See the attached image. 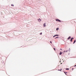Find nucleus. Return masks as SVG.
<instances>
[{
  "mask_svg": "<svg viewBox=\"0 0 76 76\" xmlns=\"http://www.w3.org/2000/svg\"><path fill=\"white\" fill-rule=\"evenodd\" d=\"M37 20L39 21V22H41V19L40 18H39Z\"/></svg>",
  "mask_w": 76,
  "mask_h": 76,
  "instance_id": "1",
  "label": "nucleus"
},
{
  "mask_svg": "<svg viewBox=\"0 0 76 76\" xmlns=\"http://www.w3.org/2000/svg\"><path fill=\"white\" fill-rule=\"evenodd\" d=\"M56 20L57 21V22H61V21L60 20L58 19H56Z\"/></svg>",
  "mask_w": 76,
  "mask_h": 76,
  "instance_id": "2",
  "label": "nucleus"
},
{
  "mask_svg": "<svg viewBox=\"0 0 76 76\" xmlns=\"http://www.w3.org/2000/svg\"><path fill=\"white\" fill-rule=\"evenodd\" d=\"M43 26H44V27H45V26H46V25H45V23H44L43 24Z\"/></svg>",
  "mask_w": 76,
  "mask_h": 76,
  "instance_id": "3",
  "label": "nucleus"
},
{
  "mask_svg": "<svg viewBox=\"0 0 76 76\" xmlns=\"http://www.w3.org/2000/svg\"><path fill=\"white\" fill-rule=\"evenodd\" d=\"M73 39H74V38H71V42H72V40Z\"/></svg>",
  "mask_w": 76,
  "mask_h": 76,
  "instance_id": "4",
  "label": "nucleus"
},
{
  "mask_svg": "<svg viewBox=\"0 0 76 76\" xmlns=\"http://www.w3.org/2000/svg\"><path fill=\"white\" fill-rule=\"evenodd\" d=\"M71 38V37L69 36L68 38L67 39H70Z\"/></svg>",
  "mask_w": 76,
  "mask_h": 76,
  "instance_id": "5",
  "label": "nucleus"
},
{
  "mask_svg": "<svg viewBox=\"0 0 76 76\" xmlns=\"http://www.w3.org/2000/svg\"><path fill=\"white\" fill-rule=\"evenodd\" d=\"M59 29V28H57L56 29V31H58Z\"/></svg>",
  "mask_w": 76,
  "mask_h": 76,
  "instance_id": "6",
  "label": "nucleus"
},
{
  "mask_svg": "<svg viewBox=\"0 0 76 76\" xmlns=\"http://www.w3.org/2000/svg\"><path fill=\"white\" fill-rule=\"evenodd\" d=\"M76 42V40H75L74 41V42L73 44H74Z\"/></svg>",
  "mask_w": 76,
  "mask_h": 76,
  "instance_id": "7",
  "label": "nucleus"
},
{
  "mask_svg": "<svg viewBox=\"0 0 76 76\" xmlns=\"http://www.w3.org/2000/svg\"><path fill=\"white\" fill-rule=\"evenodd\" d=\"M63 53H61V52H60V55H61V54H62Z\"/></svg>",
  "mask_w": 76,
  "mask_h": 76,
  "instance_id": "8",
  "label": "nucleus"
},
{
  "mask_svg": "<svg viewBox=\"0 0 76 76\" xmlns=\"http://www.w3.org/2000/svg\"><path fill=\"white\" fill-rule=\"evenodd\" d=\"M56 36H58V35H55V37H56Z\"/></svg>",
  "mask_w": 76,
  "mask_h": 76,
  "instance_id": "9",
  "label": "nucleus"
},
{
  "mask_svg": "<svg viewBox=\"0 0 76 76\" xmlns=\"http://www.w3.org/2000/svg\"><path fill=\"white\" fill-rule=\"evenodd\" d=\"M11 6H14V5H13V4H11Z\"/></svg>",
  "mask_w": 76,
  "mask_h": 76,
  "instance_id": "10",
  "label": "nucleus"
},
{
  "mask_svg": "<svg viewBox=\"0 0 76 76\" xmlns=\"http://www.w3.org/2000/svg\"><path fill=\"white\" fill-rule=\"evenodd\" d=\"M64 73H65V74L66 75H67V74H66V72H64Z\"/></svg>",
  "mask_w": 76,
  "mask_h": 76,
  "instance_id": "11",
  "label": "nucleus"
},
{
  "mask_svg": "<svg viewBox=\"0 0 76 76\" xmlns=\"http://www.w3.org/2000/svg\"><path fill=\"white\" fill-rule=\"evenodd\" d=\"M66 70H69V68H67L66 69Z\"/></svg>",
  "mask_w": 76,
  "mask_h": 76,
  "instance_id": "12",
  "label": "nucleus"
},
{
  "mask_svg": "<svg viewBox=\"0 0 76 76\" xmlns=\"http://www.w3.org/2000/svg\"><path fill=\"white\" fill-rule=\"evenodd\" d=\"M58 38V37H57L55 38V39H56V38Z\"/></svg>",
  "mask_w": 76,
  "mask_h": 76,
  "instance_id": "13",
  "label": "nucleus"
},
{
  "mask_svg": "<svg viewBox=\"0 0 76 76\" xmlns=\"http://www.w3.org/2000/svg\"><path fill=\"white\" fill-rule=\"evenodd\" d=\"M50 43H51V44H52V42L51 41H50Z\"/></svg>",
  "mask_w": 76,
  "mask_h": 76,
  "instance_id": "14",
  "label": "nucleus"
},
{
  "mask_svg": "<svg viewBox=\"0 0 76 76\" xmlns=\"http://www.w3.org/2000/svg\"><path fill=\"white\" fill-rule=\"evenodd\" d=\"M53 49L55 51H56V49L55 48H53Z\"/></svg>",
  "mask_w": 76,
  "mask_h": 76,
  "instance_id": "15",
  "label": "nucleus"
},
{
  "mask_svg": "<svg viewBox=\"0 0 76 76\" xmlns=\"http://www.w3.org/2000/svg\"><path fill=\"white\" fill-rule=\"evenodd\" d=\"M40 35H42V33H40Z\"/></svg>",
  "mask_w": 76,
  "mask_h": 76,
  "instance_id": "16",
  "label": "nucleus"
},
{
  "mask_svg": "<svg viewBox=\"0 0 76 76\" xmlns=\"http://www.w3.org/2000/svg\"><path fill=\"white\" fill-rule=\"evenodd\" d=\"M65 52H66V51H64V53H65Z\"/></svg>",
  "mask_w": 76,
  "mask_h": 76,
  "instance_id": "17",
  "label": "nucleus"
},
{
  "mask_svg": "<svg viewBox=\"0 0 76 76\" xmlns=\"http://www.w3.org/2000/svg\"><path fill=\"white\" fill-rule=\"evenodd\" d=\"M55 36V35H54L53 37V38H54V37H56V36Z\"/></svg>",
  "mask_w": 76,
  "mask_h": 76,
  "instance_id": "18",
  "label": "nucleus"
},
{
  "mask_svg": "<svg viewBox=\"0 0 76 76\" xmlns=\"http://www.w3.org/2000/svg\"><path fill=\"white\" fill-rule=\"evenodd\" d=\"M61 50H62V49H60Z\"/></svg>",
  "mask_w": 76,
  "mask_h": 76,
  "instance_id": "19",
  "label": "nucleus"
},
{
  "mask_svg": "<svg viewBox=\"0 0 76 76\" xmlns=\"http://www.w3.org/2000/svg\"><path fill=\"white\" fill-rule=\"evenodd\" d=\"M67 51V50H66V51H65L66 53V52Z\"/></svg>",
  "mask_w": 76,
  "mask_h": 76,
  "instance_id": "20",
  "label": "nucleus"
},
{
  "mask_svg": "<svg viewBox=\"0 0 76 76\" xmlns=\"http://www.w3.org/2000/svg\"><path fill=\"white\" fill-rule=\"evenodd\" d=\"M76 65H75V66H74L75 67H76Z\"/></svg>",
  "mask_w": 76,
  "mask_h": 76,
  "instance_id": "21",
  "label": "nucleus"
},
{
  "mask_svg": "<svg viewBox=\"0 0 76 76\" xmlns=\"http://www.w3.org/2000/svg\"><path fill=\"white\" fill-rule=\"evenodd\" d=\"M59 62H60V63H61V61H60Z\"/></svg>",
  "mask_w": 76,
  "mask_h": 76,
  "instance_id": "22",
  "label": "nucleus"
},
{
  "mask_svg": "<svg viewBox=\"0 0 76 76\" xmlns=\"http://www.w3.org/2000/svg\"><path fill=\"white\" fill-rule=\"evenodd\" d=\"M61 64H62V63H61Z\"/></svg>",
  "mask_w": 76,
  "mask_h": 76,
  "instance_id": "23",
  "label": "nucleus"
},
{
  "mask_svg": "<svg viewBox=\"0 0 76 76\" xmlns=\"http://www.w3.org/2000/svg\"><path fill=\"white\" fill-rule=\"evenodd\" d=\"M66 73H67V72H66Z\"/></svg>",
  "mask_w": 76,
  "mask_h": 76,
  "instance_id": "24",
  "label": "nucleus"
},
{
  "mask_svg": "<svg viewBox=\"0 0 76 76\" xmlns=\"http://www.w3.org/2000/svg\"><path fill=\"white\" fill-rule=\"evenodd\" d=\"M73 68L72 69V70H73Z\"/></svg>",
  "mask_w": 76,
  "mask_h": 76,
  "instance_id": "25",
  "label": "nucleus"
},
{
  "mask_svg": "<svg viewBox=\"0 0 76 76\" xmlns=\"http://www.w3.org/2000/svg\"><path fill=\"white\" fill-rule=\"evenodd\" d=\"M59 70L60 71V70Z\"/></svg>",
  "mask_w": 76,
  "mask_h": 76,
  "instance_id": "26",
  "label": "nucleus"
},
{
  "mask_svg": "<svg viewBox=\"0 0 76 76\" xmlns=\"http://www.w3.org/2000/svg\"><path fill=\"white\" fill-rule=\"evenodd\" d=\"M61 70H62V69H61Z\"/></svg>",
  "mask_w": 76,
  "mask_h": 76,
  "instance_id": "27",
  "label": "nucleus"
},
{
  "mask_svg": "<svg viewBox=\"0 0 76 76\" xmlns=\"http://www.w3.org/2000/svg\"><path fill=\"white\" fill-rule=\"evenodd\" d=\"M60 71H61V70H60Z\"/></svg>",
  "mask_w": 76,
  "mask_h": 76,
  "instance_id": "28",
  "label": "nucleus"
}]
</instances>
